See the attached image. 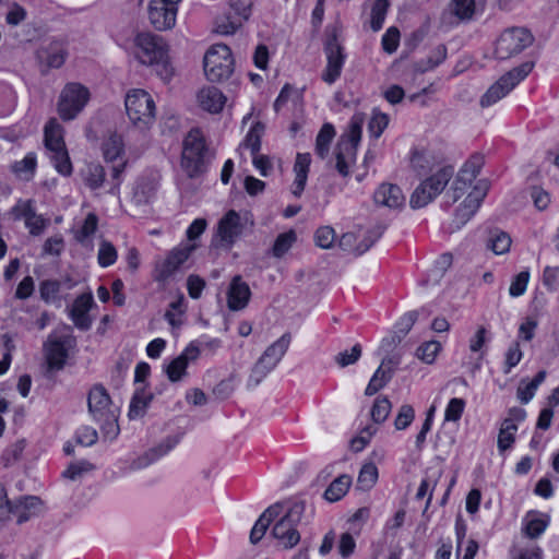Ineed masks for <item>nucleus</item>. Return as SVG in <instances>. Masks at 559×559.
I'll list each match as a JSON object with an SVG mask.
<instances>
[{
    "mask_svg": "<svg viewBox=\"0 0 559 559\" xmlns=\"http://www.w3.org/2000/svg\"><path fill=\"white\" fill-rule=\"evenodd\" d=\"M481 167L483 158L480 156H472L467 159L445 194L452 203L462 200L454 215L456 228L462 227L471 219L489 190L487 180H476Z\"/></svg>",
    "mask_w": 559,
    "mask_h": 559,
    "instance_id": "nucleus-1",
    "label": "nucleus"
},
{
    "mask_svg": "<svg viewBox=\"0 0 559 559\" xmlns=\"http://www.w3.org/2000/svg\"><path fill=\"white\" fill-rule=\"evenodd\" d=\"M134 59L142 66L152 68L154 73L165 83L176 75L168 44L151 32L138 33L132 43Z\"/></svg>",
    "mask_w": 559,
    "mask_h": 559,
    "instance_id": "nucleus-2",
    "label": "nucleus"
},
{
    "mask_svg": "<svg viewBox=\"0 0 559 559\" xmlns=\"http://www.w3.org/2000/svg\"><path fill=\"white\" fill-rule=\"evenodd\" d=\"M126 112L132 127L146 136L156 121V104L151 93L132 88L124 97Z\"/></svg>",
    "mask_w": 559,
    "mask_h": 559,
    "instance_id": "nucleus-3",
    "label": "nucleus"
},
{
    "mask_svg": "<svg viewBox=\"0 0 559 559\" xmlns=\"http://www.w3.org/2000/svg\"><path fill=\"white\" fill-rule=\"evenodd\" d=\"M364 124L365 115L362 112L354 114L347 130L338 141L335 151V167L343 177L349 175V169L356 162L357 147L361 140Z\"/></svg>",
    "mask_w": 559,
    "mask_h": 559,
    "instance_id": "nucleus-4",
    "label": "nucleus"
},
{
    "mask_svg": "<svg viewBox=\"0 0 559 559\" xmlns=\"http://www.w3.org/2000/svg\"><path fill=\"white\" fill-rule=\"evenodd\" d=\"M88 409L94 420L100 424L104 438L115 439L119 433L118 408L111 404L110 397L103 386H94L90 391Z\"/></svg>",
    "mask_w": 559,
    "mask_h": 559,
    "instance_id": "nucleus-5",
    "label": "nucleus"
},
{
    "mask_svg": "<svg viewBox=\"0 0 559 559\" xmlns=\"http://www.w3.org/2000/svg\"><path fill=\"white\" fill-rule=\"evenodd\" d=\"M203 69L210 82L228 80L235 70L231 49L225 44L212 45L204 53Z\"/></svg>",
    "mask_w": 559,
    "mask_h": 559,
    "instance_id": "nucleus-6",
    "label": "nucleus"
},
{
    "mask_svg": "<svg viewBox=\"0 0 559 559\" xmlns=\"http://www.w3.org/2000/svg\"><path fill=\"white\" fill-rule=\"evenodd\" d=\"M452 169L441 167L429 177L424 179L413 191L409 198L412 209H421L432 202L447 187L451 177Z\"/></svg>",
    "mask_w": 559,
    "mask_h": 559,
    "instance_id": "nucleus-7",
    "label": "nucleus"
},
{
    "mask_svg": "<svg viewBox=\"0 0 559 559\" xmlns=\"http://www.w3.org/2000/svg\"><path fill=\"white\" fill-rule=\"evenodd\" d=\"M305 512V502H292L284 516L274 525L272 534L284 548H293L299 543L300 534L297 525L301 522Z\"/></svg>",
    "mask_w": 559,
    "mask_h": 559,
    "instance_id": "nucleus-8",
    "label": "nucleus"
},
{
    "mask_svg": "<svg viewBox=\"0 0 559 559\" xmlns=\"http://www.w3.org/2000/svg\"><path fill=\"white\" fill-rule=\"evenodd\" d=\"M75 346V338L69 326L55 330L44 344V353L50 369H61L70 352Z\"/></svg>",
    "mask_w": 559,
    "mask_h": 559,
    "instance_id": "nucleus-9",
    "label": "nucleus"
},
{
    "mask_svg": "<svg viewBox=\"0 0 559 559\" xmlns=\"http://www.w3.org/2000/svg\"><path fill=\"white\" fill-rule=\"evenodd\" d=\"M91 93L81 83L71 82L64 85L60 92L57 111L64 121L75 119L90 102Z\"/></svg>",
    "mask_w": 559,
    "mask_h": 559,
    "instance_id": "nucleus-10",
    "label": "nucleus"
},
{
    "mask_svg": "<svg viewBox=\"0 0 559 559\" xmlns=\"http://www.w3.org/2000/svg\"><path fill=\"white\" fill-rule=\"evenodd\" d=\"M206 152L205 138L199 128L191 129L182 145L181 166L190 177L202 171Z\"/></svg>",
    "mask_w": 559,
    "mask_h": 559,
    "instance_id": "nucleus-11",
    "label": "nucleus"
},
{
    "mask_svg": "<svg viewBox=\"0 0 559 559\" xmlns=\"http://www.w3.org/2000/svg\"><path fill=\"white\" fill-rule=\"evenodd\" d=\"M251 225L252 222L247 213L240 214L235 210H229L218 221L213 242L216 246L230 248L245 229Z\"/></svg>",
    "mask_w": 559,
    "mask_h": 559,
    "instance_id": "nucleus-12",
    "label": "nucleus"
},
{
    "mask_svg": "<svg viewBox=\"0 0 559 559\" xmlns=\"http://www.w3.org/2000/svg\"><path fill=\"white\" fill-rule=\"evenodd\" d=\"M534 64L532 62H524L520 67L514 68L507 74L502 75L483 95L480 105L483 107H489L503 98L531 73Z\"/></svg>",
    "mask_w": 559,
    "mask_h": 559,
    "instance_id": "nucleus-13",
    "label": "nucleus"
},
{
    "mask_svg": "<svg viewBox=\"0 0 559 559\" xmlns=\"http://www.w3.org/2000/svg\"><path fill=\"white\" fill-rule=\"evenodd\" d=\"M533 43L532 34L523 27L506 29L497 39L495 55L498 59H508L522 52Z\"/></svg>",
    "mask_w": 559,
    "mask_h": 559,
    "instance_id": "nucleus-14",
    "label": "nucleus"
},
{
    "mask_svg": "<svg viewBox=\"0 0 559 559\" xmlns=\"http://www.w3.org/2000/svg\"><path fill=\"white\" fill-rule=\"evenodd\" d=\"M178 7L171 0H148L146 15L150 24L158 32L173 29L177 23Z\"/></svg>",
    "mask_w": 559,
    "mask_h": 559,
    "instance_id": "nucleus-15",
    "label": "nucleus"
},
{
    "mask_svg": "<svg viewBox=\"0 0 559 559\" xmlns=\"http://www.w3.org/2000/svg\"><path fill=\"white\" fill-rule=\"evenodd\" d=\"M9 215L14 221H24L25 227L33 236L40 235L48 224L43 215L36 213L33 200H19L10 210Z\"/></svg>",
    "mask_w": 559,
    "mask_h": 559,
    "instance_id": "nucleus-16",
    "label": "nucleus"
},
{
    "mask_svg": "<svg viewBox=\"0 0 559 559\" xmlns=\"http://www.w3.org/2000/svg\"><path fill=\"white\" fill-rule=\"evenodd\" d=\"M194 249L195 245H183L174 248L165 259L156 263L155 278L159 282L169 278Z\"/></svg>",
    "mask_w": 559,
    "mask_h": 559,
    "instance_id": "nucleus-17",
    "label": "nucleus"
},
{
    "mask_svg": "<svg viewBox=\"0 0 559 559\" xmlns=\"http://www.w3.org/2000/svg\"><path fill=\"white\" fill-rule=\"evenodd\" d=\"M159 176L156 173L140 176L131 188V202L136 206L151 204L158 190Z\"/></svg>",
    "mask_w": 559,
    "mask_h": 559,
    "instance_id": "nucleus-18",
    "label": "nucleus"
},
{
    "mask_svg": "<svg viewBox=\"0 0 559 559\" xmlns=\"http://www.w3.org/2000/svg\"><path fill=\"white\" fill-rule=\"evenodd\" d=\"M227 102L225 94L215 86L204 85L194 95V105L198 110L210 115L219 114Z\"/></svg>",
    "mask_w": 559,
    "mask_h": 559,
    "instance_id": "nucleus-19",
    "label": "nucleus"
},
{
    "mask_svg": "<svg viewBox=\"0 0 559 559\" xmlns=\"http://www.w3.org/2000/svg\"><path fill=\"white\" fill-rule=\"evenodd\" d=\"M526 418L525 409L521 407H512L508 412V416L503 419L498 435V450L504 452L512 447L515 441V433L519 424Z\"/></svg>",
    "mask_w": 559,
    "mask_h": 559,
    "instance_id": "nucleus-20",
    "label": "nucleus"
},
{
    "mask_svg": "<svg viewBox=\"0 0 559 559\" xmlns=\"http://www.w3.org/2000/svg\"><path fill=\"white\" fill-rule=\"evenodd\" d=\"M197 360L198 348L187 345L176 358L164 365V371L170 382H179L188 376V366Z\"/></svg>",
    "mask_w": 559,
    "mask_h": 559,
    "instance_id": "nucleus-21",
    "label": "nucleus"
},
{
    "mask_svg": "<svg viewBox=\"0 0 559 559\" xmlns=\"http://www.w3.org/2000/svg\"><path fill=\"white\" fill-rule=\"evenodd\" d=\"M326 67L322 79L328 84L334 83L341 75L345 62V56L335 34L325 45Z\"/></svg>",
    "mask_w": 559,
    "mask_h": 559,
    "instance_id": "nucleus-22",
    "label": "nucleus"
},
{
    "mask_svg": "<svg viewBox=\"0 0 559 559\" xmlns=\"http://www.w3.org/2000/svg\"><path fill=\"white\" fill-rule=\"evenodd\" d=\"M102 152L107 163L120 162L112 167V176L114 178H118L126 167V162L122 159L124 154V141L122 135L116 132L110 133L102 144Z\"/></svg>",
    "mask_w": 559,
    "mask_h": 559,
    "instance_id": "nucleus-23",
    "label": "nucleus"
},
{
    "mask_svg": "<svg viewBox=\"0 0 559 559\" xmlns=\"http://www.w3.org/2000/svg\"><path fill=\"white\" fill-rule=\"evenodd\" d=\"M373 201L378 206L400 210L405 205V195L399 186L382 183L374 191Z\"/></svg>",
    "mask_w": 559,
    "mask_h": 559,
    "instance_id": "nucleus-24",
    "label": "nucleus"
},
{
    "mask_svg": "<svg viewBox=\"0 0 559 559\" xmlns=\"http://www.w3.org/2000/svg\"><path fill=\"white\" fill-rule=\"evenodd\" d=\"M94 305V298L92 293L80 295L73 302L70 310V318L76 328L81 330H87L92 325V318L90 310Z\"/></svg>",
    "mask_w": 559,
    "mask_h": 559,
    "instance_id": "nucleus-25",
    "label": "nucleus"
},
{
    "mask_svg": "<svg viewBox=\"0 0 559 559\" xmlns=\"http://www.w3.org/2000/svg\"><path fill=\"white\" fill-rule=\"evenodd\" d=\"M310 165L311 156L309 153H298L296 155L293 167L294 180L290 185V192L296 198H299L306 188Z\"/></svg>",
    "mask_w": 559,
    "mask_h": 559,
    "instance_id": "nucleus-26",
    "label": "nucleus"
},
{
    "mask_svg": "<svg viewBox=\"0 0 559 559\" xmlns=\"http://www.w3.org/2000/svg\"><path fill=\"white\" fill-rule=\"evenodd\" d=\"M67 56L68 52L64 46L58 41L48 44L37 52L39 62L49 69L60 68L64 63Z\"/></svg>",
    "mask_w": 559,
    "mask_h": 559,
    "instance_id": "nucleus-27",
    "label": "nucleus"
},
{
    "mask_svg": "<svg viewBox=\"0 0 559 559\" xmlns=\"http://www.w3.org/2000/svg\"><path fill=\"white\" fill-rule=\"evenodd\" d=\"M289 344L290 335H282L277 341H275L265 349V352L263 353L259 360L265 366H267V368H271L273 370L287 352Z\"/></svg>",
    "mask_w": 559,
    "mask_h": 559,
    "instance_id": "nucleus-28",
    "label": "nucleus"
},
{
    "mask_svg": "<svg viewBox=\"0 0 559 559\" xmlns=\"http://www.w3.org/2000/svg\"><path fill=\"white\" fill-rule=\"evenodd\" d=\"M549 524V516L538 511H530L522 520V530L526 536L536 538L540 536Z\"/></svg>",
    "mask_w": 559,
    "mask_h": 559,
    "instance_id": "nucleus-29",
    "label": "nucleus"
},
{
    "mask_svg": "<svg viewBox=\"0 0 559 559\" xmlns=\"http://www.w3.org/2000/svg\"><path fill=\"white\" fill-rule=\"evenodd\" d=\"M250 298L249 286L239 277H235L228 290V307L231 310H240L246 307Z\"/></svg>",
    "mask_w": 559,
    "mask_h": 559,
    "instance_id": "nucleus-30",
    "label": "nucleus"
},
{
    "mask_svg": "<svg viewBox=\"0 0 559 559\" xmlns=\"http://www.w3.org/2000/svg\"><path fill=\"white\" fill-rule=\"evenodd\" d=\"M283 509L282 504H273L269 507L254 523L250 532V542L257 544L264 536L266 528L274 518L278 516Z\"/></svg>",
    "mask_w": 559,
    "mask_h": 559,
    "instance_id": "nucleus-31",
    "label": "nucleus"
},
{
    "mask_svg": "<svg viewBox=\"0 0 559 559\" xmlns=\"http://www.w3.org/2000/svg\"><path fill=\"white\" fill-rule=\"evenodd\" d=\"M43 510V503L37 497H26L13 507L12 514L17 519L19 523L26 522L31 518L39 514Z\"/></svg>",
    "mask_w": 559,
    "mask_h": 559,
    "instance_id": "nucleus-32",
    "label": "nucleus"
},
{
    "mask_svg": "<svg viewBox=\"0 0 559 559\" xmlns=\"http://www.w3.org/2000/svg\"><path fill=\"white\" fill-rule=\"evenodd\" d=\"M442 153L436 152L429 146L418 147L413 152L411 163L415 169L431 168L433 165L440 163Z\"/></svg>",
    "mask_w": 559,
    "mask_h": 559,
    "instance_id": "nucleus-33",
    "label": "nucleus"
},
{
    "mask_svg": "<svg viewBox=\"0 0 559 559\" xmlns=\"http://www.w3.org/2000/svg\"><path fill=\"white\" fill-rule=\"evenodd\" d=\"M44 134L45 145L49 152L66 147L63 128L57 119L52 118L46 123Z\"/></svg>",
    "mask_w": 559,
    "mask_h": 559,
    "instance_id": "nucleus-34",
    "label": "nucleus"
},
{
    "mask_svg": "<svg viewBox=\"0 0 559 559\" xmlns=\"http://www.w3.org/2000/svg\"><path fill=\"white\" fill-rule=\"evenodd\" d=\"M265 126L261 121H253L248 130L240 148L248 150L250 155L259 153L261 150V139L264 134Z\"/></svg>",
    "mask_w": 559,
    "mask_h": 559,
    "instance_id": "nucleus-35",
    "label": "nucleus"
},
{
    "mask_svg": "<svg viewBox=\"0 0 559 559\" xmlns=\"http://www.w3.org/2000/svg\"><path fill=\"white\" fill-rule=\"evenodd\" d=\"M546 376H547L546 371L542 370L534 377L533 380H531V381L522 380L520 382L518 390H516V396L521 403L527 404L528 402H531L533 400L539 385L545 381Z\"/></svg>",
    "mask_w": 559,
    "mask_h": 559,
    "instance_id": "nucleus-36",
    "label": "nucleus"
},
{
    "mask_svg": "<svg viewBox=\"0 0 559 559\" xmlns=\"http://www.w3.org/2000/svg\"><path fill=\"white\" fill-rule=\"evenodd\" d=\"M352 486V477L349 475H341L335 478L324 491V498L329 502H336L341 500L349 490Z\"/></svg>",
    "mask_w": 559,
    "mask_h": 559,
    "instance_id": "nucleus-37",
    "label": "nucleus"
},
{
    "mask_svg": "<svg viewBox=\"0 0 559 559\" xmlns=\"http://www.w3.org/2000/svg\"><path fill=\"white\" fill-rule=\"evenodd\" d=\"M441 475H442L441 469L428 471L425 478L421 480V483L418 487V490L416 492V498L423 499V498L427 497L426 508H428L431 502L433 490H435L439 479L441 478Z\"/></svg>",
    "mask_w": 559,
    "mask_h": 559,
    "instance_id": "nucleus-38",
    "label": "nucleus"
},
{
    "mask_svg": "<svg viewBox=\"0 0 559 559\" xmlns=\"http://www.w3.org/2000/svg\"><path fill=\"white\" fill-rule=\"evenodd\" d=\"M186 309L185 297L181 294L170 302L165 312V319L173 329H179L183 324Z\"/></svg>",
    "mask_w": 559,
    "mask_h": 559,
    "instance_id": "nucleus-39",
    "label": "nucleus"
},
{
    "mask_svg": "<svg viewBox=\"0 0 559 559\" xmlns=\"http://www.w3.org/2000/svg\"><path fill=\"white\" fill-rule=\"evenodd\" d=\"M105 176L104 167L97 163H90L82 169V177L85 185L93 190L103 186Z\"/></svg>",
    "mask_w": 559,
    "mask_h": 559,
    "instance_id": "nucleus-40",
    "label": "nucleus"
},
{
    "mask_svg": "<svg viewBox=\"0 0 559 559\" xmlns=\"http://www.w3.org/2000/svg\"><path fill=\"white\" fill-rule=\"evenodd\" d=\"M37 166L35 153H27L23 159L12 165V171L22 180H31L34 177Z\"/></svg>",
    "mask_w": 559,
    "mask_h": 559,
    "instance_id": "nucleus-41",
    "label": "nucleus"
},
{
    "mask_svg": "<svg viewBox=\"0 0 559 559\" xmlns=\"http://www.w3.org/2000/svg\"><path fill=\"white\" fill-rule=\"evenodd\" d=\"M378 477L379 472L376 464L373 462H366L360 468L357 486L359 489L368 491L377 484Z\"/></svg>",
    "mask_w": 559,
    "mask_h": 559,
    "instance_id": "nucleus-42",
    "label": "nucleus"
},
{
    "mask_svg": "<svg viewBox=\"0 0 559 559\" xmlns=\"http://www.w3.org/2000/svg\"><path fill=\"white\" fill-rule=\"evenodd\" d=\"M511 243L510 235L502 230L492 231L487 240V247L497 255L509 252Z\"/></svg>",
    "mask_w": 559,
    "mask_h": 559,
    "instance_id": "nucleus-43",
    "label": "nucleus"
},
{
    "mask_svg": "<svg viewBox=\"0 0 559 559\" xmlns=\"http://www.w3.org/2000/svg\"><path fill=\"white\" fill-rule=\"evenodd\" d=\"M151 393L145 390V386H136L134 396L130 403L129 416L136 418L143 415L146 406L151 401Z\"/></svg>",
    "mask_w": 559,
    "mask_h": 559,
    "instance_id": "nucleus-44",
    "label": "nucleus"
},
{
    "mask_svg": "<svg viewBox=\"0 0 559 559\" xmlns=\"http://www.w3.org/2000/svg\"><path fill=\"white\" fill-rule=\"evenodd\" d=\"M335 136L334 127L331 123H324L317 136L316 151L321 158H325L332 140Z\"/></svg>",
    "mask_w": 559,
    "mask_h": 559,
    "instance_id": "nucleus-45",
    "label": "nucleus"
},
{
    "mask_svg": "<svg viewBox=\"0 0 559 559\" xmlns=\"http://www.w3.org/2000/svg\"><path fill=\"white\" fill-rule=\"evenodd\" d=\"M373 243V240L368 239L367 241H359L358 236L355 233H346L340 239V246L347 251H350L356 254H362L366 252L370 246Z\"/></svg>",
    "mask_w": 559,
    "mask_h": 559,
    "instance_id": "nucleus-46",
    "label": "nucleus"
},
{
    "mask_svg": "<svg viewBox=\"0 0 559 559\" xmlns=\"http://www.w3.org/2000/svg\"><path fill=\"white\" fill-rule=\"evenodd\" d=\"M50 159L55 169L62 176L72 174V164L66 147L50 151Z\"/></svg>",
    "mask_w": 559,
    "mask_h": 559,
    "instance_id": "nucleus-47",
    "label": "nucleus"
},
{
    "mask_svg": "<svg viewBox=\"0 0 559 559\" xmlns=\"http://www.w3.org/2000/svg\"><path fill=\"white\" fill-rule=\"evenodd\" d=\"M442 349V344L438 341H428L423 343L416 349V357L425 364L431 365Z\"/></svg>",
    "mask_w": 559,
    "mask_h": 559,
    "instance_id": "nucleus-48",
    "label": "nucleus"
},
{
    "mask_svg": "<svg viewBox=\"0 0 559 559\" xmlns=\"http://www.w3.org/2000/svg\"><path fill=\"white\" fill-rule=\"evenodd\" d=\"M241 26L230 13L225 12L214 21L213 31L218 35H231Z\"/></svg>",
    "mask_w": 559,
    "mask_h": 559,
    "instance_id": "nucleus-49",
    "label": "nucleus"
},
{
    "mask_svg": "<svg viewBox=\"0 0 559 559\" xmlns=\"http://www.w3.org/2000/svg\"><path fill=\"white\" fill-rule=\"evenodd\" d=\"M227 12L242 26L251 15V2L250 0H233Z\"/></svg>",
    "mask_w": 559,
    "mask_h": 559,
    "instance_id": "nucleus-50",
    "label": "nucleus"
},
{
    "mask_svg": "<svg viewBox=\"0 0 559 559\" xmlns=\"http://www.w3.org/2000/svg\"><path fill=\"white\" fill-rule=\"evenodd\" d=\"M389 121H390V118L386 114H384L378 109H373L370 121L368 123L369 134L374 139L380 138V135L383 133V131L388 127Z\"/></svg>",
    "mask_w": 559,
    "mask_h": 559,
    "instance_id": "nucleus-51",
    "label": "nucleus"
},
{
    "mask_svg": "<svg viewBox=\"0 0 559 559\" xmlns=\"http://www.w3.org/2000/svg\"><path fill=\"white\" fill-rule=\"evenodd\" d=\"M296 240L297 235L293 229L280 234L273 246V254L277 258L283 257L288 252V250L293 247Z\"/></svg>",
    "mask_w": 559,
    "mask_h": 559,
    "instance_id": "nucleus-52",
    "label": "nucleus"
},
{
    "mask_svg": "<svg viewBox=\"0 0 559 559\" xmlns=\"http://www.w3.org/2000/svg\"><path fill=\"white\" fill-rule=\"evenodd\" d=\"M117 258H118V253H117L115 246L107 240H103L99 243V248H98V252H97L98 264L102 267H108L117 261Z\"/></svg>",
    "mask_w": 559,
    "mask_h": 559,
    "instance_id": "nucleus-53",
    "label": "nucleus"
},
{
    "mask_svg": "<svg viewBox=\"0 0 559 559\" xmlns=\"http://www.w3.org/2000/svg\"><path fill=\"white\" fill-rule=\"evenodd\" d=\"M451 10L460 20H469L476 12L475 0H452Z\"/></svg>",
    "mask_w": 559,
    "mask_h": 559,
    "instance_id": "nucleus-54",
    "label": "nucleus"
},
{
    "mask_svg": "<svg viewBox=\"0 0 559 559\" xmlns=\"http://www.w3.org/2000/svg\"><path fill=\"white\" fill-rule=\"evenodd\" d=\"M300 99V93L294 88L293 86L286 84L277 98L274 102L275 111H281L284 107H286L289 103L297 104Z\"/></svg>",
    "mask_w": 559,
    "mask_h": 559,
    "instance_id": "nucleus-55",
    "label": "nucleus"
},
{
    "mask_svg": "<svg viewBox=\"0 0 559 559\" xmlns=\"http://www.w3.org/2000/svg\"><path fill=\"white\" fill-rule=\"evenodd\" d=\"M94 466L87 461L71 463L62 473L63 477L70 480H79L93 471Z\"/></svg>",
    "mask_w": 559,
    "mask_h": 559,
    "instance_id": "nucleus-56",
    "label": "nucleus"
},
{
    "mask_svg": "<svg viewBox=\"0 0 559 559\" xmlns=\"http://www.w3.org/2000/svg\"><path fill=\"white\" fill-rule=\"evenodd\" d=\"M391 376L390 372L384 370L382 367H379L373 376L371 377L367 388H366V395H373L378 391H380L384 385L389 382Z\"/></svg>",
    "mask_w": 559,
    "mask_h": 559,
    "instance_id": "nucleus-57",
    "label": "nucleus"
},
{
    "mask_svg": "<svg viewBox=\"0 0 559 559\" xmlns=\"http://www.w3.org/2000/svg\"><path fill=\"white\" fill-rule=\"evenodd\" d=\"M465 406L466 403L463 399H451L444 408V420L451 423L459 421L464 413Z\"/></svg>",
    "mask_w": 559,
    "mask_h": 559,
    "instance_id": "nucleus-58",
    "label": "nucleus"
},
{
    "mask_svg": "<svg viewBox=\"0 0 559 559\" xmlns=\"http://www.w3.org/2000/svg\"><path fill=\"white\" fill-rule=\"evenodd\" d=\"M389 3L388 0H377L371 9L370 26L377 32L382 28Z\"/></svg>",
    "mask_w": 559,
    "mask_h": 559,
    "instance_id": "nucleus-59",
    "label": "nucleus"
},
{
    "mask_svg": "<svg viewBox=\"0 0 559 559\" xmlns=\"http://www.w3.org/2000/svg\"><path fill=\"white\" fill-rule=\"evenodd\" d=\"M251 162L254 167V169L262 176V177H269L273 173V157L255 153L250 155Z\"/></svg>",
    "mask_w": 559,
    "mask_h": 559,
    "instance_id": "nucleus-60",
    "label": "nucleus"
},
{
    "mask_svg": "<svg viewBox=\"0 0 559 559\" xmlns=\"http://www.w3.org/2000/svg\"><path fill=\"white\" fill-rule=\"evenodd\" d=\"M415 418V409L408 404L402 405L394 418V427L396 430H405Z\"/></svg>",
    "mask_w": 559,
    "mask_h": 559,
    "instance_id": "nucleus-61",
    "label": "nucleus"
},
{
    "mask_svg": "<svg viewBox=\"0 0 559 559\" xmlns=\"http://www.w3.org/2000/svg\"><path fill=\"white\" fill-rule=\"evenodd\" d=\"M531 274L527 270L520 272L512 280L509 294L511 297H520L525 294L528 283H530Z\"/></svg>",
    "mask_w": 559,
    "mask_h": 559,
    "instance_id": "nucleus-62",
    "label": "nucleus"
},
{
    "mask_svg": "<svg viewBox=\"0 0 559 559\" xmlns=\"http://www.w3.org/2000/svg\"><path fill=\"white\" fill-rule=\"evenodd\" d=\"M391 408H392V405H391V402L389 401V399L386 397H378L374 403H373V406L371 408V417L373 419L374 423H383L390 412H391Z\"/></svg>",
    "mask_w": 559,
    "mask_h": 559,
    "instance_id": "nucleus-63",
    "label": "nucleus"
},
{
    "mask_svg": "<svg viewBox=\"0 0 559 559\" xmlns=\"http://www.w3.org/2000/svg\"><path fill=\"white\" fill-rule=\"evenodd\" d=\"M336 239L334 229L330 226H322L314 234L316 245L322 249L331 248Z\"/></svg>",
    "mask_w": 559,
    "mask_h": 559,
    "instance_id": "nucleus-64",
    "label": "nucleus"
}]
</instances>
